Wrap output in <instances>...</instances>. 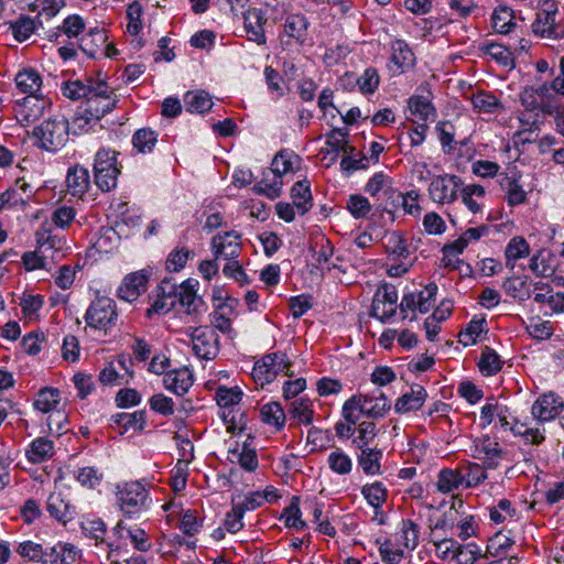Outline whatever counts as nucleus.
Instances as JSON below:
<instances>
[{"label":"nucleus","mask_w":564,"mask_h":564,"mask_svg":"<svg viewBox=\"0 0 564 564\" xmlns=\"http://www.w3.org/2000/svg\"><path fill=\"white\" fill-rule=\"evenodd\" d=\"M118 101L115 90L105 78L90 79V90L86 97L83 112L74 118V124L79 129H85L91 121H99L112 111Z\"/></svg>","instance_id":"f257e3e1"},{"label":"nucleus","mask_w":564,"mask_h":564,"mask_svg":"<svg viewBox=\"0 0 564 564\" xmlns=\"http://www.w3.org/2000/svg\"><path fill=\"white\" fill-rule=\"evenodd\" d=\"M390 408L391 403L383 392H379L378 395L358 394L345 401L343 416L348 422H358L359 415L356 414L358 411L368 417L378 419L384 416Z\"/></svg>","instance_id":"f03ea898"},{"label":"nucleus","mask_w":564,"mask_h":564,"mask_svg":"<svg viewBox=\"0 0 564 564\" xmlns=\"http://www.w3.org/2000/svg\"><path fill=\"white\" fill-rule=\"evenodd\" d=\"M15 84L21 93L29 95L22 105L24 111L30 110L26 115V119L30 117H32L33 120L36 119L43 113L47 105V101L40 98L37 95L42 86L40 74L32 68L20 70L15 76Z\"/></svg>","instance_id":"7ed1b4c3"},{"label":"nucleus","mask_w":564,"mask_h":564,"mask_svg":"<svg viewBox=\"0 0 564 564\" xmlns=\"http://www.w3.org/2000/svg\"><path fill=\"white\" fill-rule=\"evenodd\" d=\"M33 135L39 148L57 151L67 142L68 122L64 118H50L34 128Z\"/></svg>","instance_id":"20e7f679"},{"label":"nucleus","mask_w":564,"mask_h":564,"mask_svg":"<svg viewBox=\"0 0 564 564\" xmlns=\"http://www.w3.org/2000/svg\"><path fill=\"white\" fill-rule=\"evenodd\" d=\"M95 183L102 192H109L117 186L120 170L117 162V152L110 149H100L96 153Z\"/></svg>","instance_id":"39448f33"},{"label":"nucleus","mask_w":564,"mask_h":564,"mask_svg":"<svg viewBox=\"0 0 564 564\" xmlns=\"http://www.w3.org/2000/svg\"><path fill=\"white\" fill-rule=\"evenodd\" d=\"M117 488L120 509L126 514H137L150 507L151 499L145 486L142 482L138 480L128 481L118 486Z\"/></svg>","instance_id":"423d86ee"},{"label":"nucleus","mask_w":564,"mask_h":564,"mask_svg":"<svg viewBox=\"0 0 564 564\" xmlns=\"http://www.w3.org/2000/svg\"><path fill=\"white\" fill-rule=\"evenodd\" d=\"M291 361L285 354L273 352L265 355L260 361L256 362L252 376L256 381L261 386L272 382L276 376L284 372L286 376L292 377L294 373L291 371Z\"/></svg>","instance_id":"0eeeda50"},{"label":"nucleus","mask_w":564,"mask_h":564,"mask_svg":"<svg viewBox=\"0 0 564 564\" xmlns=\"http://www.w3.org/2000/svg\"><path fill=\"white\" fill-rule=\"evenodd\" d=\"M192 349L199 359L212 360L219 352V338L216 332L208 326L188 327Z\"/></svg>","instance_id":"6e6552de"},{"label":"nucleus","mask_w":564,"mask_h":564,"mask_svg":"<svg viewBox=\"0 0 564 564\" xmlns=\"http://www.w3.org/2000/svg\"><path fill=\"white\" fill-rule=\"evenodd\" d=\"M117 316L115 301L101 296L91 302L85 314V321L91 328L106 330L115 325Z\"/></svg>","instance_id":"1a4fd4ad"},{"label":"nucleus","mask_w":564,"mask_h":564,"mask_svg":"<svg viewBox=\"0 0 564 564\" xmlns=\"http://www.w3.org/2000/svg\"><path fill=\"white\" fill-rule=\"evenodd\" d=\"M463 181L454 174H441L432 177L429 186L430 198L437 204L445 205L454 203L457 197Z\"/></svg>","instance_id":"9d476101"},{"label":"nucleus","mask_w":564,"mask_h":564,"mask_svg":"<svg viewBox=\"0 0 564 564\" xmlns=\"http://www.w3.org/2000/svg\"><path fill=\"white\" fill-rule=\"evenodd\" d=\"M398 299L395 286L389 283H382L375 293L371 315L382 323L388 322L395 315Z\"/></svg>","instance_id":"9b49d317"},{"label":"nucleus","mask_w":564,"mask_h":564,"mask_svg":"<svg viewBox=\"0 0 564 564\" xmlns=\"http://www.w3.org/2000/svg\"><path fill=\"white\" fill-rule=\"evenodd\" d=\"M212 248L216 259H237L241 251L240 235L234 230L218 234L212 239Z\"/></svg>","instance_id":"f8f14e48"},{"label":"nucleus","mask_w":564,"mask_h":564,"mask_svg":"<svg viewBox=\"0 0 564 564\" xmlns=\"http://www.w3.org/2000/svg\"><path fill=\"white\" fill-rule=\"evenodd\" d=\"M564 403L553 392L541 395L532 405L531 413L540 422L555 419L562 411Z\"/></svg>","instance_id":"ddd939ff"},{"label":"nucleus","mask_w":564,"mask_h":564,"mask_svg":"<svg viewBox=\"0 0 564 564\" xmlns=\"http://www.w3.org/2000/svg\"><path fill=\"white\" fill-rule=\"evenodd\" d=\"M327 149H322L321 154L323 159H329V162H335L340 152L352 153L355 148L348 143V132L345 129L334 128L326 134Z\"/></svg>","instance_id":"4468645a"},{"label":"nucleus","mask_w":564,"mask_h":564,"mask_svg":"<svg viewBox=\"0 0 564 564\" xmlns=\"http://www.w3.org/2000/svg\"><path fill=\"white\" fill-rule=\"evenodd\" d=\"M555 14V11L538 12L532 23L533 33L550 40L564 37V26L556 23Z\"/></svg>","instance_id":"2eb2a0df"},{"label":"nucleus","mask_w":564,"mask_h":564,"mask_svg":"<svg viewBox=\"0 0 564 564\" xmlns=\"http://www.w3.org/2000/svg\"><path fill=\"white\" fill-rule=\"evenodd\" d=\"M473 457L486 463L488 468H496L502 449L496 440L486 435L475 441Z\"/></svg>","instance_id":"dca6fc26"},{"label":"nucleus","mask_w":564,"mask_h":564,"mask_svg":"<svg viewBox=\"0 0 564 564\" xmlns=\"http://www.w3.org/2000/svg\"><path fill=\"white\" fill-rule=\"evenodd\" d=\"M267 18L261 9H249L243 13V26L249 41L259 45L265 44L264 24Z\"/></svg>","instance_id":"f3484780"},{"label":"nucleus","mask_w":564,"mask_h":564,"mask_svg":"<svg viewBox=\"0 0 564 564\" xmlns=\"http://www.w3.org/2000/svg\"><path fill=\"white\" fill-rule=\"evenodd\" d=\"M181 286L182 283L177 284L172 278H164L158 286V299L152 310L155 312H169L175 307Z\"/></svg>","instance_id":"a211bd4d"},{"label":"nucleus","mask_w":564,"mask_h":564,"mask_svg":"<svg viewBox=\"0 0 564 564\" xmlns=\"http://www.w3.org/2000/svg\"><path fill=\"white\" fill-rule=\"evenodd\" d=\"M15 552L24 560L40 562L42 564H55L56 552L54 549L44 550L42 544L31 540L20 542Z\"/></svg>","instance_id":"6ab92c4d"},{"label":"nucleus","mask_w":564,"mask_h":564,"mask_svg":"<svg viewBox=\"0 0 564 564\" xmlns=\"http://www.w3.org/2000/svg\"><path fill=\"white\" fill-rule=\"evenodd\" d=\"M148 278L142 272L128 274L118 288V296L127 302L135 301L147 290Z\"/></svg>","instance_id":"aec40b11"},{"label":"nucleus","mask_w":564,"mask_h":564,"mask_svg":"<svg viewBox=\"0 0 564 564\" xmlns=\"http://www.w3.org/2000/svg\"><path fill=\"white\" fill-rule=\"evenodd\" d=\"M193 373L186 368H178L171 370L164 375L163 384L165 389L175 393L176 395H184L193 386Z\"/></svg>","instance_id":"412c9836"},{"label":"nucleus","mask_w":564,"mask_h":564,"mask_svg":"<svg viewBox=\"0 0 564 564\" xmlns=\"http://www.w3.org/2000/svg\"><path fill=\"white\" fill-rule=\"evenodd\" d=\"M46 509L53 518L64 524L70 521L75 514V508L61 491L52 492L48 496Z\"/></svg>","instance_id":"4be33fe9"},{"label":"nucleus","mask_w":564,"mask_h":564,"mask_svg":"<svg viewBox=\"0 0 564 564\" xmlns=\"http://www.w3.org/2000/svg\"><path fill=\"white\" fill-rule=\"evenodd\" d=\"M340 80L344 86L355 84L361 94L368 95L373 94L378 89L380 84V76L376 68L368 67L360 76L356 78L352 75L346 73Z\"/></svg>","instance_id":"5701e85b"},{"label":"nucleus","mask_w":564,"mask_h":564,"mask_svg":"<svg viewBox=\"0 0 564 564\" xmlns=\"http://www.w3.org/2000/svg\"><path fill=\"white\" fill-rule=\"evenodd\" d=\"M90 186V175L87 169L74 165L66 175L67 192L72 196L82 197Z\"/></svg>","instance_id":"b1692460"},{"label":"nucleus","mask_w":564,"mask_h":564,"mask_svg":"<svg viewBox=\"0 0 564 564\" xmlns=\"http://www.w3.org/2000/svg\"><path fill=\"white\" fill-rule=\"evenodd\" d=\"M427 393L421 384H413L410 392L402 394L394 403L397 413L404 414L419 410L425 402Z\"/></svg>","instance_id":"393cba45"},{"label":"nucleus","mask_w":564,"mask_h":564,"mask_svg":"<svg viewBox=\"0 0 564 564\" xmlns=\"http://www.w3.org/2000/svg\"><path fill=\"white\" fill-rule=\"evenodd\" d=\"M113 530L119 539H130L137 550L145 552L151 549L152 543L143 529L139 527L126 528L120 521Z\"/></svg>","instance_id":"a878e982"},{"label":"nucleus","mask_w":564,"mask_h":564,"mask_svg":"<svg viewBox=\"0 0 564 564\" xmlns=\"http://www.w3.org/2000/svg\"><path fill=\"white\" fill-rule=\"evenodd\" d=\"M197 284V281L191 279L182 283L181 291L177 296V303L187 314L196 313L199 306L203 305V300L196 294L195 288Z\"/></svg>","instance_id":"bb28decb"},{"label":"nucleus","mask_w":564,"mask_h":564,"mask_svg":"<svg viewBox=\"0 0 564 564\" xmlns=\"http://www.w3.org/2000/svg\"><path fill=\"white\" fill-rule=\"evenodd\" d=\"M383 246L389 256L400 260H408L412 254L406 239L398 231L386 235Z\"/></svg>","instance_id":"cd10ccee"},{"label":"nucleus","mask_w":564,"mask_h":564,"mask_svg":"<svg viewBox=\"0 0 564 564\" xmlns=\"http://www.w3.org/2000/svg\"><path fill=\"white\" fill-rule=\"evenodd\" d=\"M414 54L404 41L397 40L392 43L391 62L395 67V72L403 73L405 68L414 65Z\"/></svg>","instance_id":"c85d7f7f"},{"label":"nucleus","mask_w":564,"mask_h":564,"mask_svg":"<svg viewBox=\"0 0 564 564\" xmlns=\"http://www.w3.org/2000/svg\"><path fill=\"white\" fill-rule=\"evenodd\" d=\"M291 197L297 213L306 214L313 206L310 182L306 180L296 182L291 189Z\"/></svg>","instance_id":"c756f323"},{"label":"nucleus","mask_w":564,"mask_h":564,"mask_svg":"<svg viewBox=\"0 0 564 564\" xmlns=\"http://www.w3.org/2000/svg\"><path fill=\"white\" fill-rule=\"evenodd\" d=\"M513 544L514 540L510 536L509 533L499 531L488 540L486 555L487 557L491 556L495 558L506 557L505 555L509 552Z\"/></svg>","instance_id":"7c9ffc66"},{"label":"nucleus","mask_w":564,"mask_h":564,"mask_svg":"<svg viewBox=\"0 0 564 564\" xmlns=\"http://www.w3.org/2000/svg\"><path fill=\"white\" fill-rule=\"evenodd\" d=\"M360 453L357 457L358 464L362 471L367 475H378L381 473L382 452L378 448L364 447L359 448Z\"/></svg>","instance_id":"2f4dec72"},{"label":"nucleus","mask_w":564,"mask_h":564,"mask_svg":"<svg viewBox=\"0 0 564 564\" xmlns=\"http://www.w3.org/2000/svg\"><path fill=\"white\" fill-rule=\"evenodd\" d=\"M54 454L53 442L46 437H37L26 451V456L33 464H40L50 459Z\"/></svg>","instance_id":"473e14b6"},{"label":"nucleus","mask_w":564,"mask_h":564,"mask_svg":"<svg viewBox=\"0 0 564 564\" xmlns=\"http://www.w3.org/2000/svg\"><path fill=\"white\" fill-rule=\"evenodd\" d=\"M307 26L308 22L304 14L292 13L285 17L283 30L284 34L290 39L303 41L306 35Z\"/></svg>","instance_id":"72a5a7b5"},{"label":"nucleus","mask_w":564,"mask_h":564,"mask_svg":"<svg viewBox=\"0 0 564 564\" xmlns=\"http://www.w3.org/2000/svg\"><path fill=\"white\" fill-rule=\"evenodd\" d=\"M61 401V392L56 388H42L35 395L34 408L42 413L54 411Z\"/></svg>","instance_id":"f704fd0d"},{"label":"nucleus","mask_w":564,"mask_h":564,"mask_svg":"<svg viewBox=\"0 0 564 564\" xmlns=\"http://www.w3.org/2000/svg\"><path fill=\"white\" fill-rule=\"evenodd\" d=\"M107 40L102 31H90L80 39L79 47L90 58H96L102 53V47Z\"/></svg>","instance_id":"c9c22d12"},{"label":"nucleus","mask_w":564,"mask_h":564,"mask_svg":"<svg viewBox=\"0 0 564 564\" xmlns=\"http://www.w3.org/2000/svg\"><path fill=\"white\" fill-rule=\"evenodd\" d=\"M550 87L547 84H541L536 87H525L520 94L521 105L528 111L538 110L539 105H541V99L546 97Z\"/></svg>","instance_id":"e433bc0d"},{"label":"nucleus","mask_w":564,"mask_h":564,"mask_svg":"<svg viewBox=\"0 0 564 564\" xmlns=\"http://www.w3.org/2000/svg\"><path fill=\"white\" fill-rule=\"evenodd\" d=\"M184 104L187 111L195 113H205L213 107L212 98L206 91H187Z\"/></svg>","instance_id":"4c0bfd02"},{"label":"nucleus","mask_w":564,"mask_h":564,"mask_svg":"<svg viewBox=\"0 0 564 564\" xmlns=\"http://www.w3.org/2000/svg\"><path fill=\"white\" fill-rule=\"evenodd\" d=\"M530 254V246L523 237H513L507 245L505 250L506 264L511 269L514 262Z\"/></svg>","instance_id":"58836bf2"},{"label":"nucleus","mask_w":564,"mask_h":564,"mask_svg":"<svg viewBox=\"0 0 564 564\" xmlns=\"http://www.w3.org/2000/svg\"><path fill=\"white\" fill-rule=\"evenodd\" d=\"M241 398L242 391L238 387L227 388L220 386L216 390V401L221 411L238 409Z\"/></svg>","instance_id":"ea45409f"},{"label":"nucleus","mask_w":564,"mask_h":564,"mask_svg":"<svg viewBox=\"0 0 564 564\" xmlns=\"http://www.w3.org/2000/svg\"><path fill=\"white\" fill-rule=\"evenodd\" d=\"M409 110L411 115L420 120L427 121L435 118V108L432 102L423 96H412L409 99Z\"/></svg>","instance_id":"a19ab883"},{"label":"nucleus","mask_w":564,"mask_h":564,"mask_svg":"<svg viewBox=\"0 0 564 564\" xmlns=\"http://www.w3.org/2000/svg\"><path fill=\"white\" fill-rule=\"evenodd\" d=\"M463 485L459 469L444 468L438 473L436 488L442 494H449Z\"/></svg>","instance_id":"79ce46f5"},{"label":"nucleus","mask_w":564,"mask_h":564,"mask_svg":"<svg viewBox=\"0 0 564 564\" xmlns=\"http://www.w3.org/2000/svg\"><path fill=\"white\" fill-rule=\"evenodd\" d=\"M328 467L337 475H348L352 469V460L341 448L332 451L327 458Z\"/></svg>","instance_id":"37998d69"},{"label":"nucleus","mask_w":564,"mask_h":564,"mask_svg":"<svg viewBox=\"0 0 564 564\" xmlns=\"http://www.w3.org/2000/svg\"><path fill=\"white\" fill-rule=\"evenodd\" d=\"M478 367L484 376H494L501 370L502 361L494 349L486 346L481 352Z\"/></svg>","instance_id":"c03bdc74"},{"label":"nucleus","mask_w":564,"mask_h":564,"mask_svg":"<svg viewBox=\"0 0 564 564\" xmlns=\"http://www.w3.org/2000/svg\"><path fill=\"white\" fill-rule=\"evenodd\" d=\"M361 494L368 503L375 509L381 508V506L387 501L388 490L380 481H375L369 485H365L361 488Z\"/></svg>","instance_id":"a18cd8bd"},{"label":"nucleus","mask_w":564,"mask_h":564,"mask_svg":"<svg viewBox=\"0 0 564 564\" xmlns=\"http://www.w3.org/2000/svg\"><path fill=\"white\" fill-rule=\"evenodd\" d=\"M459 193L463 203L471 213L476 214L480 212L481 204L478 203V199L485 196V188L481 185L471 184L464 187L462 186Z\"/></svg>","instance_id":"49530a36"},{"label":"nucleus","mask_w":564,"mask_h":564,"mask_svg":"<svg viewBox=\"0 0 564 564\" xmlns=\"http://www.w3.org/2000/svg\"><path fill=\"white\" fill-rule=\"evenodd\" d=\"M260 415L264 423L273 425L278 430L282 429L285 424V413L279 402H270L262 405Z\"/></svg>","instance_id":"de8ad7c7"},{"label":"nucleus","mask_w":564,"mask_h":564,"mask_svg":"<svg viewBox=\"0 0 564 564\" xmlns=\"http://www.w3.org/2000/svg\"><path fill=\"white\" fill-rule=\"evenodd\" d=\"M90 79L94 78L88 77L86 82L79 79L64 82L61 87L63 95L70 100L86 98L90 90Z\"/></svg>","instance_id":"09e8293b"},{"label":"nucleus","mask_w":564,"mask_h":564,"mask_svg":"<svg viewBox=\"0 0 564 564\" xmlns=\"http://www.w3.org/2000/svg\"><path fill=\"white\" fill-rule=\"evenodd\" d=\"M459 471L463 485L467 488L476 487L487 478L485 468L477 463H468Z\"/></svg>","instance_id":"8fccbe9b"},{"label":"nucleus","mask_w":564,"mask_h":564,"mask_svg":"<svg viewBox=\"0 0 564 564\" xmlns=\"http://www.w3.org/2000/svg\"><path fill=\"white\" fill-rule=\"evenodd\" d=\"M232 312V306L228 303L219 305L216 311L210 315L212 325L224 334L232 332L231 319L229 314Z\"/></svg>","instance_id":"3c124183"},{"label":"nucleus","mask_w":564,"mask_h":564,"mask_svg":"<svg viewBox=\"0 0 564 564\" xmlns=\"http://www.w3.org/2000/svg\"><path fill=\"white\" fill-rule=\"evenodd\" d=\"M156 142V132L148 128L139 129L132 137L133 147L141 153L151 152Z\"/></svg>","instance_id":"603ef678"},{"label":"nucleus","mask_w":564,"mask_h":564,"mask_svg":"<svg viewBox=\"0 0 564 564\" xmlns=\"http://www.w3.org/2000/svg\"><path fill=\"white\" fill-rule=\"evenodd\" d=\"M513 12L507 8L496 9L491 17L492 28L496 32L507 34L514 26Z\"/></svg>","instance_id":"864d4df0"},{"label":"nucleus","mask_w":564,"mask_h":564,"mask_svg":"<svg viewBox=\"0 0 564 564\" xmlns=\"http://www.w3.org/2000/svg\"><path fill=\"white\" fill-rule=\"evenodd\" d=\"M35 29V20L28 15H20L17 21L11 23L12 34L19 42L28 40L34 33Z\"/></svg>","instance_id":"5fc2aeb1"},{"label":"nucleus","mask_w":564,"mask_h":564,"mask_svg":"<svg viewBox=\"0 0 564 564\" xmlns=\"http://www.w3.org/2000/svg\"><path fill=\"white\" fill-rule=\"evenodd\" d=\"M392 188V180L383 172L375 173L365 186V191L372 197L380 193L387 194Z\"/></svg>","instance_id":"6e6d98bb"},{"label":"nucleus","mask_w":564,"mask_h":564,"mask_svg":"<svg viewBox=\"0 0 564 564\" xmlns=\"http://www.w3.org/2000/svg\"><path fill=\"white\" fill-rule=\"evenodd\" d=\"M290 414L300 423L311 424L313 422L314 411L312 403L307 399H297L291 403Z\"/></svg>","instance_id":"4d7b16f0"},{"label":"nucleus","mask_w":564,"mask_h":564,"mask_svg":"<svg viewBox=\"0 0 564 564\" xmlns=\"http://www.w3.org/2000/svg\"><path fill=\"white\" fill-rule=\"evenodd\" d=\"M294 161H297V156L281 151L272 160L271 171L274 174L275 180H281L282 175L293 171Z\"/></svg>","instance_id":"13d9d810"},{"label":"nucleus","mask_w":564,"mask_h":564,"mask_svg":"<svg viewBox=\"0 0 564 564\" xmlns=\"http://www.w3.org/2000/svg\"><path fill=\"white\" fill-rule=\"evenodd\" d=\"M80 528L86 536L94 539L96 544L105 541L107 528L101 519H85L82 521Z\"/></svg>","instance_id":"bf43d9fd"},{"label":"nucleus","mask_w":564,"mask_h":564,"mask_svg":"<svg viewBox=\"0 0 564 564\" xmlns=\"http://www.w3.org/2000/svg\"><path fill=\"white\" fill-rule=\"evenodd\" d=\"M220 416L229 433L242 432L246 429V417L239 408L235 410H223Z\"/></svg>","instance_id":"052dcab7"},{"label":"nucleus","mask_w":564,"mask_h":564,"mask_svg":"<svg viewBox=\"0 0 564 564\" xmlns=\"http://www.w3.org/2000/svg\"><path fill=\"white\" fill-rule=\"evenodd\" d=\"M346 208L349 210L354 218L360 219L370 213L371 204L367 197L360 194H354L348 197Z\"/></svg>","instance_id":"680f3d73"},{"label":"nucleus","mask_w":564,"mask_h":564,"mask_svg":"<svg viewBox=\"0 0 564 564\" xmlns=\"http://www.w3.org/2000/svg\"><path fill=\"white\" fill-rule=\"evenodd\" d=\"M401 541L405 549L413 551L419 545L420 527L408 519L402 521Z\"/></svg>","instance_id":"e2e57ef3"},{"label":"nucleus","mask_w":564,"mask_h":564,"mask_svg":"<svg viewBox=\"0 0 564 564\" xmlns=\"http://www.w3.org/2000/svg\"><path fill=\"white\" fill-rule=\"evenodd\" d=\"M143 8L140 2L133 1L127 8V31L131 35H137L143 28L142 24Z\"/></svg>","instance_id":"0e129e2a"},{"label":"nucleus","mask_w":564,"mask_h":564,"mask_svg":"<svg viewBox=\"0 0 564 564\" xmlns=\"http://www.w3.org/2000/svg\"><path fill=\"white\" fill-rule=\"evenodd\" d=\"M456 555L457 564H475L479 558L487 557L486 553L484 554L475 543L459 544Z\"/></svg>","instance_id":"69168bd1"},{"label":"nucleus","mask_w":564,"mask_h":564,"mask_svg":"<svg viewBox=\"0 0 564 564\" xmlns=\"http://www.w3.org/2000/svg\"><path fill=\"white\" fill-rule=\"evenodd\" d=\"M471 104L474 108L485 113H492L500 107L498 98L487 91L475 94L471 97Z\"/></svg>","instance_id":"338daca9"},{"label":"nucleus","mask_w":564,"mask_h":564,"mask_svg":"<svg viewBox=\"0 0 564 564\" xmlns=\"http://www.w3.org/2000/svg\"><path fill=\"white\" fill-rule=\"evenodd\" d=\"M52 549L55 550L57 555L55 564H78L80 553L75 545L65 543L53 546Z\"/></svg>","instance_id":"774afa93"}]
</instances>
